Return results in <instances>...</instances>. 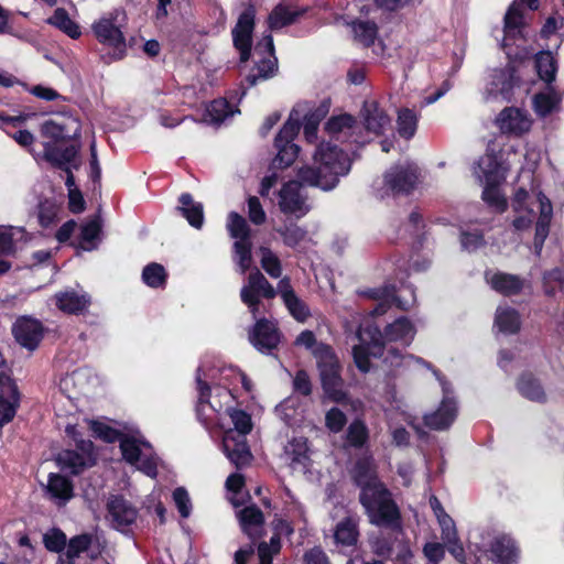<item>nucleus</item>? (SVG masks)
<instances>
[{
    "label": "nucleus",
    "mask_w": 564,
    "mask_h": 564,
    "mask_svg": "<svg viewBox=\"0 0 564 564\" xmlns=\"http://www.w3.org/2000/svg\"><path fill=\"white\" fill-rule=\"evenodd\" d=\"M314 164L297 170L299 181H289L278 192L279 208L285 215L297 219L310 212L306 197L301 194V185L317 187L324 192L334 189L341 176L351 169V160L338 145L322 141L313 155Z\"/></svg>",
    "instance_id": "f257e3e1"
},
{
    "label": "nucleus",
    "mask_w": 564,
    "mask_h": 564,
    "mask_svg": "<svg viewBox=\"0 0 564 564\" xmlns=\"http://www.w3.org/2000/svg\"><path fill=\"white\" fill-rule=\"evenodd\" d=\"M307 12V8L291 10L283 3L276 4L268 15L269 31L252 50V31L254 28L256 11L249 3V59H252L253 66L249 73V87L256 85L259 80H267L274 77L279 69L278 57L271 31L280 30L295 23Z\"/></svg>",
    "instance_id": "f03ea898"
},
{
    "label": "nucleus",
    "mask_w": 564,
    "mask_h": 564,
    "mask_svg": "<svg viewBox=\"0 0 564 564\" xmlns=\"http://www.w3.org/2000/svg\"><path fill=\"white\" fill-rule=\"evenodd\" d=\"M358 501L370 524L402 533L401 510L386 484L379 485L364 495H358Z\"/></svg>",
    "instance_id": "7ed1b4c3"
},
{
    "label": "nucleus",
    "mask_w": 564,
    "mask_h": 564,
    "mask_svg": "<svg viewBox=\"0 0 564 564\" xmlns=\"http://www.w3.org/2000/svg\"><path fill=\"white\" fill-rule=\"evenodd\" d=\"M313 356L316 359L321 384L325 395L336 403L344 402L347 399V393L344 391L341 365L334 348L328 344L321 343L313 350Z\"/></svg>",
    "instance_id": "20e7f679"
},
{
    "label": "nucleus",
    "mask_w": 564,
    "mask_h": 564,
    "mask_svg": "<svg viewBox=\"0 0 564 564\" xmlns=\"http://www.w3.org/2000/svg\"><path fill=\"white\" fill-rule=\"evenodd\" d=\"M296 111L290 113L289 119L274 138L273 147L276 150L275 156L270 163V170H285L299 158L301 148L294 142L301 130V121Z\"/></svg>",
    "instance_id": "39448f33"
},
{
    "label": "nucleus",
    "mask_w": 564,
    "mask_h": 564,
    "mask_svg": "<svg viewBox=\"0 0 564 564\" xmlns=\"http://www.w3.org/2000/svg\"><path fill=\"white\" fill-rule=\"evenodd\" d=\"M227 412L234 426L224 433V452L237 468H242L247 463V413L236 409Z\"/></svg>",
    "instance_id": "423d86ee"
},
{
    "label": "nucleus",
    "mask_w": 564,
    "mask_h": 564,
    "mask_svg": "<svg viewBox=\"0 0 564 564\" xmlns=\"http://www.w3.org/2000/svg\"><path fill=\"white\" fill-rule=\"evenodd\" d=\"M123 18V12L115 10L93 24V31L98 41L113 48V53L109 55V61H106L107 63L122 59L126 55V39L120 24Z\"/></svg>",
    "instance_id": "0eeeda50"
},
{
    "label": "nucleus",
    "mask_w": 564,
    "mask_h": 564,
    "mask_svg": "<svg viewBox=\"0 0 564 564\" xmlns=\"http://www.w3.org/2000/svg\"><path fill=\"white\" fill-rule=\"evenodd\" d=\"M419 177L414 163L394 164L383 174V187L392 196H408L416 188Z\"/></svg>",
    "instance_id": "6e6552de"
},
{
    "label": "nucleus",
    "mask_w": 564,
    "mask_h": 564,
    "mask_svg": "<svg viewBox=\"0 0 564 564\" xmlns=\"http://www.w3.org/2000/svg\"><path fill=\"white\" fill-rule=\"evenodd\" d=\"M41 135L47 141L43 143V148L47 143L58 147V143L66 142L77 138L80 133L79 121L69 115H58L55 118L48 119L41 124ZM45 150L43 151V154Z\"/></svg>",
    "instance_id": "1a4fd4ad"
},
{
    "label": "nucleus",
    "mask_w": 564,
    "mask_h": 564,
    "mask_svg": "<svg viewBox=\"0 0 564 564\" xmlns=\"http://www.w3.org/2000/svg\"><path fill=\"white\" fill-rule=\"evenodd\" d=\"M78 152L79 145L75 143H72L63 150L52 143L45 145L44 159L66 173L67 177L65 184L68 188V193L78 189L75 186V178L72 172L73 170H78L80 165Z\"/></svg>",
    "instance_id": "9d476101"
},
{
    "label": "nucleus",
    "mask_w": 564,
    "mask_h": 564,
    "mask_svg": "<svg viewBox=\"0 0 564 564\" xmlns=\"http://www.w3.org/2000/svg\"><path fill=\"white\" fill-rule=\"evenodd\" d=\"M351 484L359 489V495H364L384 484L378 473V466L372 455L358 457L348 469Z\"/></svg>",
    "instance_id": "9b49d317"
},
{
    "label": "nucleus",
    "mask_w": 564,
    "mask_h": 564,
    "mask_svg": "<svg viewBox=\"0 0 564 564\" xmlns=\"http://www.w3.org/2000/svg\"><path fill=\"white\" fill-rule=\"evenodd\" d=\"M282 339V333L278 324L265 317L259 318L251 333L249 332V341L262 354L272 355L278 349Z\"/></svg>",
    "instance_id": "f8f14e48"
},
{
    "label": "nucleus",
    "mask_w": 564,
    "mask_h": 564,
    "mask_svg": "<svg viewBox=\"0 0 564 564\" xmlns=\"http://www.w3.org/2000/svg\"><path fill=\"white\" fill-rule=\"evenodd\" d=\"M532 192L535 195L539 207V216L534 226L533 246L535 251L540 253L550 234L551 223L553 219V205L551 199L542 189L535 191L532 188Z\"/></svg>",
    "instance_id": "ddd939ff"
},
{
    "label": "nucleus",
    "mask_w": 564,
    "mask_h": 564,
    "mask_svg": "<svg viewBox=\"0 0 564 564\" xmlns=\"http://www.w3.org/2000/svg\"><path fill=\"white\" fill-rule=\"evenodd\" d=\"M359 538V518L357 516H347L336 523L333 539L340 552L345 554L354 553Z\"/></svg>",
    "instance_id": "4468645a"
},
{
    "label": "nucleus",
    "mask_w": 564,
    "mask_h": 564,
    "mask_svg": "<svg viewBox=\"0 0 564 564\" xmlns=\"http://www.w3.org/2000/svg\"><path fill=\"white\" fill-rule=\"evenodd\" d=\"M370 340L368 345H356L352 348L354 362L359 371L366 373L371 368L370 357L380 358L383 356V341L381 330L378 327L369 329Z\"/></svg>",
    "instance_id": "2eb2a0df"
},
{
    "label": "nucleus",
    "mask_w": 564,
    "mask_h": 564,
    "mask_svg": "<svg viewBox=\"0 0 564 564\" xmlns=\"http://www.w3.org/2000/svg\"><path fill=\"white\" fill-rule=\"evenodd\" d=\"M226 228L230 238L235 239L234 250L237 257V263L243 273L247 269L245 263L247 259V220L236 212L229 213Z\"/></svg>",
    "instance_id": "dca6fc26"
},
{
    "label": "nucleus",
    "mask_w": 564,
    "mask_h": 564,
    "mask_svg": "<svg viewBox=\"0 0 564 564\" xmlns=\"http://www.w3.org/2000/svg\"><path fill=\"white\" fill-rule=\"evenodd\" d=\"M457 416V403L453 397L444 394L438 408L423 416L426 427L434 431L447 430Z\"/></svg>",
    "instance_id": "f3484780"
},
{
    "label": "nucleus",
    "mask_w": 564,
    "mask_h": 564,
    "mask_svg": "<svg viewBox=\"0 0 564 564\" xmlns=\"http://www.w3.org/2000/svg\"><path fill=\"white\" fill-rule=\"evenodd\" d=\"M530 193L524 187L516 189L511 198V207L513 213L518 214L511 225L516 231H524L531 228L534 218V210L528 204Z\"/></svg>",
    "instance_id": "a211bd4d"
},
{
    "label": "nucleus",
    "mask_w": 564,
    "mask_h": 564,
    "mask_svg": "<svg viewBox=\"0 0 564 564\" xmlns=\"http://www.w3.org/2000/svg\"><path fill=\"white\" fill-rule=\"evenodd\" d=\"M15 340L29 350H34L43 337V327L36 319L20 317L12 327Z\"/></svg>",
    "instance_id": "6ab92c4d"
},
{
    "label": "nucleus",
    "mask_w": 564,
    "mask_h": 564,
    "mask_svg": "<svg viewBox=\"0 0 564 564\" xmlns=\"http://www.w3.org/2000/svg\"><path fill=\"white\" fill-rule=\"evenodd\" d=\"M107 511L116 528L127 527L137 519V509L122 496L111 495L107 500Z\"/></svg>",
    "instance_id": "aec40b11"
},
{
    "label": "nucleus",
    "mask_w": 564,
    "mask_h": 564,
    "mask_svg": "<svg viewBox=\"0 0 564 564\" xmlns=\"http://www.w3.org/2000/svg\"><path fill=\"white\" fill-rule=\"evenodd\" d=\"M527 25L528 23L525 21L524 11L516 4L511 3L503 17L505 36L502 45H508L507 41L514 42L518 39L525 40L524 29Z\"/></svg>",
    "instance_id": "412c9836"
},
{
    "label": "nucleus",
    "mask_w": 564,
    "mask_h": 564,
    "mask_svg": "<svg viewBox=\"0 0 564 564\" xmlns=\"http://www.w3.org/2000/svg\"><path fill=\"white\" fill-rule=\"evenodd\" d=\"M0 427L12 421L19 406V391L17 384L8 377L0 380Z\"/></svg>",
    "instance_id": "4be33fe9"
},
{
    "label": "nucleus",
    "mask_w": 564,
    "mask_h": 564,
    "mask_svg": "<svg viewBox=\"0 0 564 564\" xmlns=\"http://www.w3.org/2000/svg\"><path fill=\"white\" fill-rule=\"evenodd\" d=\"M275 294L272 284L257 267L249 271V310H257L260 297L271 300L275 297Z\"/></svg>",
    "instance_id": "5701e85b"
},
{
    "label": "nucleus",
    "mask_w": 564,
    "mask_h": 564,
    "mask_svg": "<svg viewBox=\"0 0 564 564\" xmlns=\"http://www.w3.org/2000/svg\"><path fill=\"white\" fill-rule=\"evenodd\" d=\"M381 335L383 347L386 346V341H401L403 346H409L414 338L415 327L408 317L401 316L388 324L384 330L381 332Z\"/></svg>",
    "instance_id": "b1692460"
},
{
    "label": "nucleus",
    "mask_w": 564,
    "mask_h": 564,
    "mask_svg": "<svg viewBox=\"0 0 564 564\" xmlns=\"http://www.w3.org/2000/svg\"><path fill=\"white\" fill-rule=\"evenodd\" d=\"M279 292L290 314L296 321L304 322L310 317L308 306L296 295L289 279L284 278L279 282Z\"/></svg>",
    "instance_id": "393cba45"
},
{
    "label": "nucleus",
    "mask_w": 564,
    "mask_h": 564,
    "mask_svg": "<svg viewBox=\"0 0 564 564\" xmlns=\"http://www.w3.org/2000/svg\"><path fill=\"white\" fill-rule=\"evenodd\" d=\"M490 552L499 564H514L519 556L514 540L506 534L496 536L491 541Z\"/></svg>",
    "instance_id": "a878e982"
},
{
    "label": "nucleus",
    "mask_w": 564,
    "mask_h": 564,
    "mask_svg": "<svg viewBox=\"0 0 564 564\" xmlns=\"http://www.w3.org/2000/svg\"><path fill=\"white\" fill-rule=\"evenodd\" d=\"M489 283L494 291L503 296L518 295L524 288V280L522 278L500 271L492 274Z\"/></svg>",
    "instance_id": "bb28decb"
},
{
    "label": "nucleus",
    "mask_w": 564,
    "mask_h": 564,
    "mask_svg": "<svg viewBox=\"0 0 564 564\" xmlns=\"http://www.w3.org/2000/svg\"><path fill=\"white\" fill-rule=\"evenodd\" d=\"M362 116L365 128L377 135L382 134L384 127L390 122L389 116L376 101H365Z\"/></svg>",
    "instance_id": "cd10ccee"
},
{
    "label": "nucleus",
    "mask_w": 564,
    "mask_h": 564,
    "mask_svg": "<svg viewBox=\"0 0 564 564\" xmlns=\"http://www.w3.org/2000/svg\"><path fill=\"white\" fill-rule=\"evenodd\" d=\"M369 441L370 432L366 422L361 419L352 420L344 436L345 448L364 449L368 447Z\"/></svg>",
    "instance_id": "c85d7f7f"
},
{
    "label": "nucleus",
    "mask_w": 564,
    "mask_h": 564,
    "mask_svg": "<svg viewBox=\"0 0 564 564\" xmlns=\"http://www.w3.org/2000/svg\"><path fill=\"white\" fill-rule=\"evenodd\" d=\"M563 99V94L553 84L546 86V93H538L533 97L534 111L540 117H547L555 111Z\"/></svg>",
    "instance_id": "c756f323"
},
{
    "label": "nucleus",
    "mask_w": 564,
    "mask_h": 564,
    "mask_svg": "<svg viewBox=\"0 0 564 564\" xmlns=\"http://www.w3.org/2000/svg\"><path fill=\"white\" fill-rule=\"evenodd\" d=\"M517 388L520 394L530 401L545 403L547 400L540 380L531 372H524L519 377Z\"/></svg>",
    "instance_id": "7c9ffc66"
},
{
    "label": "nucleus",
    "mask_w": 564,
    "mask_h": 564,
    "mask_svg": "<svg viewBox=\"0 0 564 564\" xmlns=\"http://www.w3.org/2000/svg\"><path fill=\"white\" fill-rule=\"evenodd\" d=\"M534 68L539 78L543 80L546 86L555 82L558 66L551 51L543 50L535 54Z\"/></svg>",
    "instance_id": "2f4dec72"
},
{
    "label": "nucleus",
    "mask_w": 564,
    "mask_h": 564,
    "mask_svg": "<svg viewBox=\"0 0 564 564\" xmlns=\"http://www.w3.org/2000/svg\"><path fill=\"white\" fill-rule=\"evenodd\" d=\"M238 109H234L225 99H216L206 108L204 120L208 123L220 124L232 117Z\"/></svg>",
    "instance_id": "473e14b6"
},
{
    "label": "nucleus",
    "mask_w": 564,
    "mask_h": 564,
    "mask_svg": "<svg viewBox=\"0 0 564 564\" xmlns=\"http://www.w3.org/2000/svg\"><path fill=\"white\" fill-rule=\"evenodd\" d=\"M481 199L498 214H503L508 209V200L496 182L487 181Z\"/></svg>",
    "instance_id": "72a5a7b5"
},
{
    "label": "nucleus",
    "mask_w": 564,
    "mask_h": 564,
    "mask_svg": "<svg viewBox=\"0 0 564 564\" xmlns=\"http://www.w3.org/2000/svg\"><path fill=\"white\" fill-rule=\"evenodd\" d=\"M181 206L178 209L183 216L188 220L189 225L195 228H200L204 220L203 205L194 202L192 195L183 194L180 197Z\"/></svg>",
    "instance_id": "f704fd0d"
},
{
    "label": "nucleus",
    "mask_w": 564,
    "mask_h": 564,
    "mask_svg": "<svg viewBox=\"0 0 564 564\" xmlns=\"http://www.w3.org/2000/svg\"><path fill=\"white\" fill-rule=\"evenodd\" d=\"M492 84L503 96L512 93L513 88L520 84V77L514 66H508L503 69H499Z\"/></svg>",
    "instance_id": "c9c22d12"
},
{
    "label": "nucleus",
    "mask_w": 564,
    "mask_h": 564,
    "mask_svg": "<svg viewBox=\"0 0 564 564\" xmlns=\"http://www.w3.org/2000/svg\"><path fill=\"white\" fill-rule=\"evenodd\" d=\"M56 300L59 310L72 314L82 312L89 304V299L86 295H79L74 291L57 294Z\"/></svg>",
    "instance_id": "e433bc0d"
},
{
    "label": "nucleus",
    "mask_w": 564,
    "mask_h": 564,
    "mask_svg": "<svg viewBox=\"0 0 564 564\" xmlns=\"http://www.w3.org/2000/svg\"><path fill=\"white\" fill-rule=\"evenodd\" d=\"M355 39L364 46L370 47L375 44L378 36V25L370 20H358L352 23Z\"/></svg>",
    "instance_id": "4c0bfd02"
},
{
    "label": "nucleus",
    "mask_w": 564,
    "mask_h": 564,
    "mask_svg": "<svg viewBox=\"0 0 564 564\" xmlns=\"http://www.w3.org/2000/svg\"><path fill=\"white\" fill-rule=\"evenodd\" d=\"M46 489L52 498L67 501L73 497L70 480L58 474H50Z\"/></svg>",
    "instance_id": "58836bf2"
},
{
    "label": "nucleus",
    "mask_w": 564,
    "mask_h": 564,
    "mask_svg": "<svg viewBox=\"0 0 564 564\" xmlns=\"http://www.w3.org/2000/svg\"><path fill=\"white\" fill-rule=\"evenodd\" d=\"M498 121L500 122V127L503 130L509 132L521 133L527 128L523 127L525 123L524 118L520 109L514 107L505 108L498 117Z\"/></svg>",
    "instance_id": "ea45409f"
},
{
    "label": "nucleus",
    "mask_w": 564,
    "mask_h": 564,
    "mask_svg": "<svg viewBox=\"0 0 564 564\" xmlns=\"http://www.w3.org/2000/svg\"><path fill=\"white\" fill-rule=\"evenodd\" d=\"M495 324L505 334H517L521 328L520 314L514 308H506L497 312Z\"/></svg>",
    "instance_id": "a19ab883"
},
{
    "label": "nucleus",
    "mask_w": 564,
    "mask_h": 564,
    "mask_svg": "<svg viewBox=\"0 0 564 564\" xmlns=\"http://www.w3.org/2000/svg\"><path fill=\"white\" fill-rule=\"evenodd\" d=\"M282 549L281 534L275 531L269 542L262 541L257 545L259 564H272L273 557L280 554Z\"/></svg>",
    "instance_id": "79ce46f5"
},
{
    "label": "nucleus",
    "mask_w": 564,
    "mask_h": 564,
    "mask_svg": "<svg viewBox=\"0 0 564 564\" xmlns=\"http://www.w3.org/2000/svg\"><path fill=\"white\" fill-rule=\"evenodd\" d=\"M47 22L66 33L72 39H77L80 35L78 24L69 18L67 11L63 8H57L53 15L48 18Z\"/></svg>",
    "instance_id": "37998d69"
},
{
    "label": "nucleus",
    "mask_w": 564,
    "mask_h": 564,
    "mask_svg": "<svg viewBox=\"0 0 564 564\" xmlns=\"http://www.w3.org/2000/svg\"><path fill=\"white\" fill-rule=\"evenodd\" d=\"M56 463L62 469L70 470L72 474H79L87 465L85 456L74 451H63L56 457Z\"/></svg>",
    "instance_id": "c03bdc74"
},
{
    "label": "nucleus",
    "mask_w": 564,
    "mask_h": 564,
    "mask_svg": "<svg viewBox=\"0 0 564 564\" xmlns=\"http://www.w3.org/2000/svg\"><path fill=\"white\" fill-rule=\"evenodd\" d=\"M397 124L400 137L406 140L411 139L415 134L417 127V118L414 110L409 108L399 110Z\"/></svg>",
    "instance_id": "a18cd8bd"
},
{
    "label": "nucleus",
    "mask_w": 564,
    "mask_h": 564,
    "mask_svg": "<svg viewBox=\"0 0 564 564\" xmlns=\"http://www.w3.org/2000/svg\"><path fill=\"white\" fill-rule=\"evenodd\" d=\"M234 44L240 53V61H247V10L239 15L238 22L232 30Z\"/></svg>",
    "instance_id": "49530a36"
},
{
    "label": "nucleus",
    "mask_w": 564,
    "mask_h": 564,
    "mask_svg": "<svg viewBox=\"0 0 564 564\" xmlns=\"http://www.w3.org/2000/svg\"><path fill=\"white\" fill-rule=\"evenodd\" d=\"M102 226V220L100 215L94 216L90 220H88L85 225L82 226V240L85 243H89L90 246H83L84 250L90 251L96 248V245L93 243L95 239H97L100 235Z\"/></svg>",
    "instance_id": "de8ad7c7"
},
{
    "label": "nucleus",
    "mask_w": 564,
    "mask_h": 564,
    "mask_svg": "<svg viewBox=\"0 0 564 564\" xmlns=\"http://www.w3.org/2000/svg\"><path fill=\"white\" fill-rule=\"evenodd\" d=\"M261 268L273 279H278L282 273V265L279 257L267 247L260 248Z\"/></svg>",
    "instance_id": "09e8293b"
},
{
    "label": "nucleus",
    "mask_w": 564,
    "mask_h": 564,
    "mask_svg": "<svg viewBox=\"0 0 564 564\" xmlns=\"http://www.w3.org/2000/svg\"><path fill=\"white\" fill-rule=\"evenodd\" d=\"M142 280L150 288H160L165 284L166 272L163 265L152 262L144 267Z\"/></svg>",
    "instance_id": "8fccbe9b"
},
{
    "label": "nucleus",
    "mask_w": 564,
    "mask_h": 564,
    "mask_svg": "<svg viewBox=\"0 0 564 564\" xmlns=\"http://www.w3.org/2000/svg\"><path fill=\"white\" fill-rule=\"evenodd\" d=\"M357 126L356 118L350 113L332 116L325 123V131L329 134H337L345 129L352 130Z\"/></svg>",
    "instance_id": "3c124183"
},
{
    "label": "nucleus",
    "mask_w": 564,
    "mask_h": 564,
    "mask_svg": "<svg viewBox=\"0 0 564 564\" xmlns=\"http://www.w3.org/2000/svg\"><path fill=\"white\" fill-rule=\"evenodd\" d=\"M264 523V514L261 509L251 502L249 494V539L252 541L262 536V525Z\"/></svg>",
    "instance_id": "603ef678"
},
{
    "label": "nucleus",
    "mask_w": 564,
    "mask_h": 564,
    "mask_svg": "<svg viewBox=\"0 0 564 564\" xmlns=\"http://www.w3.org/2000/svg\"><path fill=\"white\" fill-rule=\"evenodd\" d=\"M243 486L245 477L240 474H232L226 480V488L231 494L228 499L235 508L243 507L245 505V496L238 497Z\"/></svg>",
    "instance_id": "864d4df0"
},
{
    "label": "nucleus",
    "mask_w": 564,
    "mask_h": 564,
    "mask_svg": "<svg viewBox=\"0 0 564 564\" xmlns=\"http://www.w3.org/2000/svg\"><path fill=\"white\" fill-rule=\"evenodd\" d=\"M15 235L21 237L24 235V229L21 227L0 228V256L13 254L15 251L13 238Z\"/></svg>",
    "instance_id": "5fc2aeb1"
},
{
    "label": "nucleus",
    "mask_w": 564,
    "mask_h": 564,
    "mask_svg": "<svg viewBox=\"0 0 564 564\" xmlns=\"http://www.w3.org/2000/svg\"><path fill=\"white\" fill-rule=\"evenodd\" d=\"M279 234L281 235L283 242L291 248L296 247L306 237V230L293 223L281 228Z\"/></svg>",
    "instance_id": "6e6d98bb"
},
{
    "label": "nucleus",
    "mask_w": 564,
    "mask_h": 564,
    "mask_svg": "<svg viewBox=\"0 0 564 564\" xmlns=\"http://www.w3.org/2000/svg\"><path fill=\"white\" fill-rule=\"evenodd\" d=\"M394 540L391 535H379L376 539H373L371 544V550L373 554H376L378 557L381 558H391L393 555V545Z\"/></svg>",
    "instance_id": "4d7b16f0"
},
{
    "label": "nucleus",
    "mask_w": 564,
    "mask_h": 564,
    "mask_svg": "<svg viewBox=\"0 0 564 564\" xmlns=\"http://www.w3.org/2000/svg\"><path fill=\"white\" fill-rule=\"evenodd\" d=\"M347 424L346 414L337 406L330 408L325 415V426L332 433H339Z\"/></svg>",
    "instance_id": "13d9d810"
},
{
    "label": "nucleus",
    "mask_w": 564,
    "mask_h": 564,
    "mask_svg": "<svg viewBox=\"0 0 564 564\" xmlns=\"http://www.w3.org/2000/svg\"><path fill=\"white\" fill-rule=\"evenodd\" d=\"M293 392L302 397H310L313 391V384L308 372L305 369H299L292 381Z\"/></svg>",
    "instance_id": "bf43d9fd"
},
{
    "label": "nucleus",
    "mask_w": 564,
    "mask_h": 564,
    "mask_svg": "<svg viewBox=\"0 0 564 564\" xmlns=\"http://www.w3.org/2000/svg\"><path fill=\"white\" fill-rule=\"evenodd\" d=\"M91 543V536L88 534L77 535L70 539L66 551L68 560L78 557L80 553L86 551Z\"/></svg>",
    "instance_id": "052dcab7"
},
{
    "label": "nucleus",
    "mask_w": 564,
    "mask_h": 564,
    "mask_svg": "<svg viewBox=\"0 0 564 564\" xmlns=\"http://www.w3.org/2000/svg\"><path fill=\"white\" fill-rule=\"evenodd\" d=\"M120 448L123 458L128 463L134 465L141 459V449L135 440L128 437L122 438L120 441Z\"/></svg>",
    "instance_id": "680f3d73"
},
{
    "label": "nucleus",
    "mask_w": 564,
    "mask_h": 564,
    "mask_svg": "<svg viewBox=\"0 0 564 564\" xmlns=\"http://www.w3.org/2000/svg\"><path fill=\"white\" fill-rule=\"evenodd\" d=\"M459 241L464 250H476L485 243L484 235L479 230L465 231L459 235Z\"/></svg>",
    "instance_id": "e2e57ef3"
},
{
    "label": "nucleus",
    "mask_w": 564,
    "mask_h": 564,
    "mask_svg": "<svg viewBox=\"0 0 564 564\" xmlns=\"http://www.w3.org/2000/svg\"><path fill=\"white\" fill-rule=\"evenodd\" d=\"M44 544L52 552H59L66 545V535L58 529H52L44 534Z\"/></svg>",
    "instance_id": "0e129e2a"
},
{
    "label": "nucleus",
    "mask_w": 564,
    "mask_h": 564,
    "mask_svg": "<svg viewBox=\"0 0 564 564\" xmlns=\"http://www.w3.org/2000/svg\"><path fill=\"white\" fill-rule=\"evenodd\" d=\"M321 119L322 116L316 112L305 116L303 132L307 142L313 143L316 141Z\"/></svg>",
    "instance_id": "69168bd1"
},
{
    "label": "nucleus",
    "mask_w": 564,
    "mask_h": 564,
    "mask_svg": "<svg viewBox=\"0 0 564 564\" xmlns=\"http://www.w3.org/2000/svg\"><path fill=\"white\" fill-rule=\"evenodd\" d=\"M173 500L183 518H188L192 506L187 491L183 487H178L173 492Z\"/></svg>",
    "instance_id": "338daca9"
},
{
    "label": "nucleus",
    "mask_w": 564,
    "mask_h": 564,
    "mask_svg": "<svg viewBox=\"0 0 564 564\" xmlns=\"http://www.w3.org/2000/svg\"><path fill=\"white\" fill-rule=\"evenodd\" d=\"M304 564H330L328 556L321 546H314L305 551L303 555Z\"/></svg>",
    "instance_id": "774afa93"
}]
</instances>
